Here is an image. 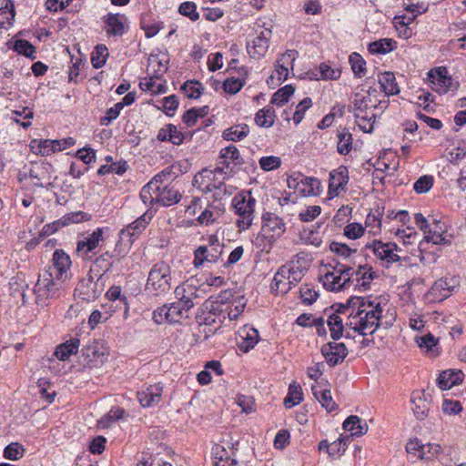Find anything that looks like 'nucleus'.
Listing matches in <instances>:
<instances>
[{
  "mask_svg": "<svg viewBox=\"0 0 466 466\" xmlns=\"http://www.w3.org/2000/svg\"><path fill=\"white\" fill-rule=\"evenodd\" d=\"M351 441V435H341L338 440L331 443L330 456L340 457L343 455Z\"/></svg>",
  "mask_w": 466,
  "mask_h": 466,
  "instance_id": "bf43d9fd",
  "label": "nucleus"
},
{
  "mask_svg": "<svg viewBox=\"0 0 466 466\" xmlns=\"http://www.w3.org/2000/svg\"><path fill=\"white\" fill-rule=\"evenodd\" d=\"M249 127L246 124L235 125L223 132V138L228 141H240L248 136Z\"/></svg>",
  "mask_w": 466,
  "mask_h": 466,
  "instance_id": "c03bdc74",
  "label": "nucleus"
},
{
  "mask_svg": "<svg viewBox=\"0 0 466 466\" xmlns=\"http://www.w3.org/2000/svg\"><path fill=\"white\" fill-rule=\"evenodd\" d=\"M337 150L340 155H348L352 149V135L347 128L338 131Z\"/></svg>",
  "mask_w": 466,
  "mask_h": 466,
  "instance_id": "37998d69",
  "label": "nucleus"
},
{
  "mask_svg": "<svg viewBox=\"0 0 466 466\" xmlns=\"http://www.w3.org/2000/svg\"><path fill=\"white\" fill-rule=\"evenodd\" d=\"M353 277L357 281V286H361L364 289H367L370 284V281L375 277V272L372 271L371 268L368 265L360 266L358 269L352 268Z\"/></svg>",
  "mask_w": 466,
  "mask_h": 466,
  "instance_id": "ea45409f",
  "label": "nucleus"
},
{
  "mask_svg": "<svg viewBox=\"0 0 466 466\" xmlns=\"http://www.w3.org/2000/svg\"><path fill=\"white\" fill-rule=\"evenodd\" d=\"M349 62L356 77L361 78L366 74V62L358 53L350 56Z\"/></svg>",
  "mask_w": 466,
  "mask_h": 466,
  "instance_id": "864d4df0",
  "label": "nucleus"
},
{
  "mask_svg": "<svg viewBox=\"0 0 466 466\" xmlns=\"http://www.w3.org/2000/svg\"><path fill=\"white\" fill-rule=\"evenodd\" d=\"M14 50L17 52L19 55H23L26 57L35 59V46L27 40L25 39H17L14 43Z\"/></svg>",
  "mask_w": 466,
  "mask_h": 466,
  "instance_id": "680f3d73",
  "label": "nucleus"
},
{
  "mask_svg": "<svg viewBox=\"0 0 466 466\" xmlns=\"http://www.w3.org/2000/svg\"><path fill=\"white\" fill-rule=\"evenodd\" d=\"M460 286L459 279L455 276H446L436 280L431 288V296L438 301L449 298Z\"/></svg>",
  "mask_w": 466,
  "mask_h": 466,
  "instance_id": "4468645a",
  "label": "nucleus"
},
{
  "mask_svg": "<svg viewBox=\"0 0 466 466\" xmlns=\"http://www.w3.org/2000/svg\"><path fill=\"white\" fill-rule=\"evenodd\" d=\"M395 41L390 38H383L374 41L369 45V51L371 54H386L394 48Z\"/></svg>",
  "mask_w": 466,
  "mask_h": 466,
  "instance_id": "603ef678",
  "label": "nucleus"
},
{
  "mask_svg": "<svg viewBox=\"0 0 466 466\" xmlns=\"http://www.w3.org/2000/svg\"><path fill=\"white\" fill-rule=\"evenodd\" d=\"M108 56V49L105 45H98L92 53L91 62L95 68L104 66Z\"/></svg>",
  "mask_w": 466,
  "mask_h": 466,
  "instance_id": "052dcab7",
  "label": "nucleus"
},
{
  "mask_svg": "<svg viewBox=\"0 0 466 466\" xmlns=\"http://www.w3.org/2000/svg\"><path fill=\"white\" fill-rule=\"evenodd\" d=\"M299 53L297 50L289 49L284 53L277 61L276 68L269 79H277L279 84L285 81L289 76V68L293 69V63L297 59Z\"/></svg>",
  "mask_w": 466,
  "mask_h": 466,
  "instance_id": "a211bd4d",
  "label": "nucleus"
},
{
  "mask_svg": "<svg viewBox=\"0 0 466 466\" xmlns=\"http://www.w3.org/2000/svg\"><path fill=\"white\" fill-rule=\"evenodd\" d=\"M366 247L372 249L374 255L387 266L400 260V257L398 254L400 248L393 242L383 243L380 240H374Z\"/></svg>",
  "mask_w": 466,
  "mask_h": 466,
  "instance_id": "ddd939ff",
  "label": "nucleus"
},
{
  "mask_svg": "<svg viewBox=\"0 0 466 466\" xmlns=\"http://www.w3.org/2000/svg\"><path fill=\"white\" fill-rule=\"evenodd\" d=\"M321 354L329 366L342 363L348 355V349L344 343L328 342L321 347Z\"/></svg>",
  "mask_w": 466,
  "mask_h": 466,
  "instance_id": "6ab92c4d",
  "label": "nucleus"
},
{
  "mask_svg": "<svg viewBox=\"0 0 466 466\" xmlns=\"http://www.w3.org/2000/svg\"><path fill=\"white\" fill-rule=\"evenodd\" d=\"M302 183L300 184V196L309 197L318 194L320 182L318 178L305 177L302 175Z\"/></svg>",
  "mask_w": 466,
  "mask_h": 466,
  "instance_id": "de8ad7c7",
  "label": "nucleus"
},
{
  "mask_svg": "<svg viewBox=\"0 0 466 466\" xmlns=\"http://www.w3.org/2000/svg\"><path fill=\"white\" fill-rule=\"evenodd\" d=\"M288 272V269L281 266L274 275L271 289L278 295L287 294L292 289Z\"/></svg>",
  "mask_w": 466,
  "mask_h": 466,
  "instance_id": "a878e982",
  "label": "nucleus"
},
{
  "mask_svg": "<svg viewBox=\"0 0 466 466\" xmlns=\"http://www.w3.org/2000/svg\"><path fill=\"white\" fill-rule=\"evenodd\" d=\"M351 271V267L342 265L325 273L320 280L327 290L339 291L352 281L353 273Z\"/></svg>",
  "mask_w": 466,
  "mask_h": 466,
  "instance_id": "1a4fd4ad",
  "label": "nucleus"
},
{
  "mask_svg": "<svg viewBox=\"0 0 466 466\" xmlns=\"http://www.w3.org/2000/svg\"><path fill=\"white\" fill-rule=\"evenodd\" d=\"M124 413V410L120 408L110 410L104 418L98 420L99 427L102 429L109 428L113 422L121 419Z\"/></svg>",
  "mask_w": 466,
  "mask_h": 466,
  "instance_id": "338daca9",
  "label": "nucleus"
},
{
  "mask_svg": "<svg viewBox=\"0 0 466 466\" xmlns=\"http://www.w3.org/2000/svg\"><path fill=\"white\" fill-rule=\"evenodd\" d=\"M430 81L433 85V90L439 94H446L449 91H457L460 84L448 76L446 67L441 66L432 69L428 74Z\"/></svg>",
  "mask_w": 466,
  "mask_h": 466,
  "instance_id": "f8f14e48",
  "label": "nucleus"
},
{
  "mask_svg": "<svg viewBox=\"0 0 466 466\" xmlns=\"http://www.w3.org/2000/svg\"><path fill=\"white\" fill-rule=\"evenodd\" d=\"M187 311L180 304L171 303L163 305L153 311V320L157 324L167 322L170 324L180 323Z\"/></svg>",
  "mask_w": 466,
  "mask_h": 466,
  "instance_id": "9b49d317",
  "label": "nucleus"
},
{
  "mask_svg": "<svg viewBox=\"0 0 466 466\" xmlns=\"http://www.w3.org/2000/svg\"><path fill=\"white\" fill-rule=\"evenodd\" d=\"M303 400L301 387L299 384L292 383L289 385L287 397L284 399V405L290 409L299 404Z\"/></svg>",
  "mask_w": 466,
  "mask_h": 466,
  "instance_id": "09e8293b",
  "label": "nucleus"
},
{
  "mask_svg": "<svg viewBox=\"0 0 466 466\" xmlns=\"http://www.w3.org/2000/svg\"><path fill=\"white\" fill-rule=\"evenodd\" d=\"M445 232V226L440 220L434 219L432 224L424 232V238L427 242H432L433 244H446L448 240L443 236Z\"/></svg>",
  "mask_w": 466,
  "mask_h": 466,
  "instance_id": "c85d7f7f",
  "label": "nucleus"
},
{
  "mask_svg": "<svg viewBox=\"0 0 466 466\" xmlns=\"http://www.w3.org/2000/svg\"><path fill=\"white\" fill-rule=\"evenodd\" d=\"M79 345L80 340L78 339H70L56 347L55 355L59 360L65 361L68 360L70 356L77 353Z\"/></svg>",
  "mask_w": 466,
  "mask_h": 466,
  "instance_id": "72a5a7b5",
  "label": "nucleus"
},
{
  "mask_svg": "<svg viewBox=\"0 0 466 466\" xmlns=\"http://www.w3.org/2000/svg\"><path fill=\"white\" fill-rule=\"evenodd\" d=\"M350 311L346 327L362 336L373 334L381 325L383 308L380 302L368 297H351L348 300Z\"/></svg>",
  "mask_w": 466,
  "mask_h": 466,
  "instance_id": "f257e3e1",
  "label": "nucleus"
},
{
  "mask_svg": "<svg viewBox=\"0 0 466 466\" xmlns=\"http://www.w3.org/2000/svg\"><path fill=\"white\" fill-rule=\"evenodd\" d=\"M255 205L256 199L249 191L238 193L233 198L232 207L238 216L236 225L240 231L251 227L255 218Z\"/></svg>",
  "mask_w": 466,
  "mask_h": 466,
  "instance_id": "7ed1b4c3",
  "label": "nucleus"
},
{
  "mask_svg": "<svg viewBox=\"0 0 466 466\" xmlns=\"http://www.w3.org/2000/svg\"><path fill=\"white\" fill-rule=\"evenodd\" d=\"M275 110L268 106L259 109L255 116V122L258 127L268 128L275 123Z\"/></svg>",
  "mask_w": 466,
  "mask_h": 466,
  "instance_id": "79ce46f5",
  "label": "nucleus"
},
{
  "mask_svg": "<svg viewBox=\"0 0 466 466\" xmlns=\"http://www.w3.org/2000/svg\"><path fill=\"white\" fill-rule=\"evenodd\" d=\"M350 107L352 109H350V111H352L354 116H360V114L373 111L372 108H376L377 105L372 103L370 92L367 95L357 93L354 96Z\"/></svg>",
  "mask_w": 466,
  "mask_h": 466,
  "instance_id": "cd10ccee",
  "label": "nucleus"
},
{
  "mask_svg": "<svg viewBox=\"0 0 466 466\" xmlns=\"http://www.w3.org/2000/svg\"><path fill=\"white\" fill-rule=\"evenodd\" d=\"M356 122L359 127L365 133H371L374 128V124L376 122V115L373 111H370L367 113L360 114V116L355 115Z\"/></svg>",
  "mask_w": 466,
  "mask_h": 466,
  "instance_id": "8fccbe9b",
  "label": "nucleus"
},
{
  "mask_svg": "<svg viewBox=\"0 0 466 466\" xmlns=\"http://www.w3.org/2000/svg\"><path fill=\"white\" fill-rule=\"evenodd\" d=\"M416 15L408 16L406 15H396L393 18V24L398 31L399 36L408 39L411 36L412 31L409 25L414 21Z\"/></svg>",
  "mask_w": 466,
  "mask_h": 466,
  "instance_id": "e433bc0d",
  "label": "nucleus"
},
{
  "mask_svg": "<svg viewBox=\"0 0 466 466\" xmlns=\"http://www.w3.org/2000/svg\"><path fill=\"white\" fill-rule=\"evenodd\" d=\"M105 31L108 36L121 37L128 28V18L122 14L108 13L103 17Z\"/></svg>",
  "mask_w": 466,
  "mask_h": 466,
  "instance_id": "2eb2a0df",
  "label": "nucleus"
},
{
  "mask_svg": "<svg viewBox=\"0 0 466 466\" xmlns=\"http://www.w3.org/2000/svg\"><path fill=\"white\" fill-rule=\"evenodd\" d=\"M234 299V293L230 289L222 290L215 299L214 301L211 302L212 312H218V316L220 317L224 313V309L227 306H229Z\"/></svg>",
  "mask_w": 466,
  "mask_h": 466,
  "instance_id": "a19ab883",
  "label": "nucleus"
},
{
  "mask_svg": "<svg viewBox=\"0 0 466 466\" xmlns=\"http://www.w3.org/2000/svg\"><path fill=\"white\" fill-rule=\"evenodd\" d=\"M12 118L18 124H20L24 128L31 126L30 119L33 118V112L31 109L27 107H23L21 110H14L12 111Z\"/></svg>",
  "mask_w": 466,
  "mask_h": 466,
  "instance_id": "0e129e2a",
  "label": "nucleus"
},
{
  "mask_svg": "<svg viewBox=\"0 0 466 466\" xmlns=\"http://www.w3.org/2000/svg\"><path fill=\"white\" fill-rule=\"evenodd\" d=\"M169 176L170 171L163 170L162 172L154 176V177L142 187L140 191V198L146 206H149L156 203L154 198L152 197V195H150V190L154 189V185H156V183H158L161 177H166Z\"/></svg>",
  "mask_w": 466,
  "mask_h": 466,
  "instance_id": "c9c22d12",
  "label": "nucleus"
},
{
  "mask_svg": "<svg viewBox=\"0 0 466 466\" xmlns=\"http://www.w3.org/2000/svg\"><path fill=\"white\" fill-rule=\"evenodd\" d=\"M181 89L188 98L194 99L200 97L204 90L202 85L199 82L192 80L185 82Z\"/></svg>",
  "mask_w": 466,
  "mask_h": 466,
  "instance_id": "69168bd1",
  "label": "nucleus"
},
{
  "mask_svg": "<svg viewBox=\"0 0 466 466\" xmlns=\"http://www.w3.org/2000/svg\"><path fill=\"white\" fill-rule=\"evenodd\" d=\"M314 397L319 400L321 406L328 411L331 412L338 409V405L332 399L329 390L321 389L319 386H312L311 388Z\"/></svg>",
  "mask_w": 466,
  "mask_h": 466,
  "instance_id": "473e14b6",
  "label": "nucleus"
},
{
  "mask_svg": "<svg viewBox=\"0 0 466 466\" xmlns=\"http://www.w3.org/2000/svg\"><path fill=\"white\" fill-rule=\"evenodd\" d=\"M418 346L425 352L437 355L439 353L438 339L432 334L428 333L416 338Z\"/></svg>",
  "mask_w": 466,
  "mask_h": 466,
  "instance_id": "a18cd8bd",
  "label": "nucleus"
},
{
  "mask_svg": "<svg viewBox=\"0 0 466 466\" xmlns=\"http://www.w3.org/2000/svg\"><path fill=\"white\" fill-rule=\"evenodd\" d=\"M349 182V170L345 166H339L329 173V195L337 197L341 191H345Z\"/></svg>",
  "mask_w": 466,
  "mask_h": 466,
  "instance_id": "aec40b11",
  "label": "nucleus"
},
{
  "mask_svg": "<svg viewBox=\"0 0 466 466\" xmlns=\"http://www.w3.org/2000/svg\"><path fill=\"white\" fill-rule=\"evenodd\" d=\"M112 257L113 255H111L108 251L97 257L95 259L88 273L97 277L98 279H103L104 274L107 272L113 266V261L111 260Z\"/></svg>",
  "mask_w": 466,
  "mask_h": 466,
  "instance_id": "c756f323",
  "label": "nucleus"
},
{
  "mask_svg": "<svg viewBox=\"0 0 466 466\" xmlns=\"http://www.w3.org/2000/svg\"><path fill=\"white\" fill-rule=\"evenodd\" d=\"M106 297L111 301L118 300L121 304H123L124 305V312L126 314L129 311V304L127 301V297L122 293V289L120 286H112L106 291Z\"/></svg>",
  "mask_w": 466,
  "mask_h": 466,
  "instance_id": "13d9d810",
  "label": "nucleus"
},
{
  "mask_svg": "<svg viewBox=\"0 0 466 466\" xmlns=\"http://www.w3.org/2000/svg\"><path fill=\"white\" fill-rule=\"evenodd\" d=\"M411 401L413 404L412 410L415 417L420 420H423L428 416L430 402L420 395L413 396Z\"/></svg>",
  "mask_w": 466,
  "mask_h": 466,
  "instance_id": "49530a36",
  "label": "nucleus"
},
{
  "mask_svg": "<svg viewBox=\"0 0 466 466\" xmlns=\"http://www.w3.org/2000/svg\"><path fill=\"white\" fill-rule=\"evenodd\" d=\"M262 231L266 238H279L286 231V224L283 219L272 212H266L262 216Z\"/></svg>",
  "mask_w": 466,
  "mask_h": 466,
  "instance_id": "f3484780",
  "label": "nucleus"
},
{
  "mask_svg": "<svg viewBox=\"0 0 466 466\" xmlns=\"http://www.w3.org/2000/svg\"><path fill=\"white\" fill-rule=\"evenodd\" d=\"M169 177L170 176L164 178V182L161 183L160 193L157 195V197H159L158 203L165 207L177 204L182 197L178 190L167 185Z\"/></svg>",
  "mask_w": 466,
  "mask_h": 466,
  "instance_id": "bb28decb",
  "label": "nucleus"
},
{
  "mask_svg": "<svg viewBox=\"0 0 466 466\" xmlns=\"http://www.w3.org/2000/svg\"><path fill=\"white\" fill-rule=\"evenodd\" d=\"M327 324L330 331V336L334 340H337L343 336V321L339 315L335 313L331 314L327 320Z\"/></svg>",
  "mask_w": 466,
  "mask_h": 466,
  "instance_id": "3c124183",
  "label": "nucleus"
},
{
  "mask_svg": "<svg viewBox=\"0 0 466 466\" xmlns=\"http://www.w3.org/2000/svg\"><path fill=\"white\" fill-rule=\"evenodd\" d=\"M61 289V279H55L53 272H44L39 276L34 289L36 304L46 306L49 299H56L60 296Z\"/></svg>",
  "mask_w": 466,
  "mask_h": 466,
  "instance_id": "39448f33",
  "label": "nucleus"
},
{
  "mask_svg": "<svg viewBox=\"0 0 466 466\" xmlns=\"http://www.w3.org/2000/svg\"><path fill=\"white\" fill-rule=\"evenodd\" d=\"M271 30L269 28L257 29L253 35H249L247 43V51L252 58L264 57L269 46V39L271 37Z\"/></svg>",
  "mask_w": 466,
  "mask_h": 466,
  "instance_id": "9d476101",
  "label": "nucleus"
},
{
  "mask_svg": "<svg viewBox=\"0 0 466 466\" xmlns=\"http://www.w3.org/2000/svg\"><path fill=\"white\" fill-rule=\"evenodd\" d=\"M380 87L387 96H394L400 93V87L392 72H384L379 76Z\"/></svg>",
  "mask_w": 466,
  "mask_h": 466,
  "instance_id": "58836bf2",
  "label": "nucleus"
},
{
  "mask_svg": "<svg viewBox=\"0 0 466 466\" xmlns=\"http://www.w3.org/2000/svg\"><path fill=\"white\" fill-rule=\"evenodd\" d=\"M219 158L221 166L224 167L225 170H228L229 164L241 165L244 163L243 158L240 156L238 149L235 146H228L220 150Z\"/></svg>",
  "mask_w": 466,
  "mask_h": 466,
  "instance_id": "2f4dec72",
  "label": "nucleus"
},
{
  "mask_svg": "<svg viewBox=\"0 0 466 466\" xmlns=\"http://www.w3.org/2000/svg\"><path fill=\"white\" fill-rule=\"evenodd\" d=\"M258 341V332L254 328L244 327L238 331V346L243 352H248Z\"/></svg>",
  "mask_w": 466,
  "mask_h": 466,
  "instance_id": "b1692460",
  "label": "nucleus"
},
{
  "mask_svg": "<svg viewBox=\"0 0 466 466\" xmlns=\"http://www.w3.org/2000/svg\"><path fill=\"white\" fill-rule=\"evenodd\" d=\"M162 387L159 384L150 385L137 392V398L143 407H150L161 400Z\"/></svg>",
  "mask_w": 466,
  "mask_h": 466,
  "instance_id": "393cba45",
  "label": "nucleus"
},
{
  "mask_svg": "<svg viewBox=\"0 0 466 466\" xmlns=\"http://www.w3.org/2000/svg\"><path fill=\"white\" fill-rule=\"evenodd\" d=\"M283 266L289 271L288 276L290 278L292 287L301 280L306 269L299 265V261H290Z\"/></svg>",
  "mask_w": 466,
  "mask_h": 466,
  "instance_id": "5fc2aeb1",
  "label": "nucleus"
},
{
  "mask_svg": "<svg viewBox=\"0 0 466 466\" xmlns=\"http://www.w3.org/2000/svg\"><path fill=\"white\" fill-rule=\"evenodd\" d=\"M176 298L178 299L177 304H180L187 311L194 307V299L198 298L195 286L183 283L175 289Z\"/></svg>",
  "mask_w": 466,
  "mask_h": 466,
  "instance_id": "4be33fe9",
  "label": "nucleus"
},
{
  "mask_svg": "<svg viewBox=\"0 0 466 466\" xmlns=\"http://www.w3.org/2000/svg\"><path fill=\"white\" fill-rule=\"evenodd\" d=\"M294 87L287 85L279 88L271 97L270 103L276 106H282L288 102L289 98L294 94Z\"/></svg>",
  "mask_w": 466,
  "mask_h": 466,
  "instance_id": "4d7b16f0",
  "label": "nucleus"
},
{
  "mask_svg": "<svg viewBox=\"0 0 466 466\" xmlns=\"http://www.w3.org/2000/svg\"><path fill=\"white\" fill-rule=\"evenodd\" d=\"M343 429L350 431L352 438L364 435L368 431V425L366 422L362 423L358 416L350 415L344 420Z\"/></svg>",
  "mask_w": 466,
  "mask_h": 466,
  "instance_id": "f704fd0d",
  "label": "nucleus"
},
{
  "mask_svg": "<svg viewBox=\"0 0 466 466\" xmlns=\"http://www.w3.org/2000/svg\"><path fill=\"white\" fill-rule=\"evenodd\" d=\"M151 219L152 215L147 211L127 226V228H123L119 233V239L116 244L115 252L118 255L126 254L129 250L134 238L147 228Z\"/></svg>",
  "mask_w": 466,
  "mask_h": 466,
  "instance_id": "423d86ee",
  "label": "nucleus"
},
{
  "mask_svg": "<svg viewBox=\"0 0 466 466\" xmlns=\"http://www.w3.org/2000/svg\"><path fill=\"white\" fill-rule=\"evenodd\" d=\"M103 228H96L91 234L77 241L76 251L84 259L92 258L95 249L104 241Z\"/></svg>",
  "mask_w": 466,
  "mask_h": 466,
  "instance_id": "dca6fc26",
  "label": "nucleus"
},
{
  "mask_svg": "<svg viewBox=\"0 0 466 466\" xmlns=\"http://www.w3.org/2000/svg\"><path fill=\"white\" fill-rule=\"evenodd\" d=\"M228 177L224 167H218L214 170L204 168L193 178V186L207 194L216 189L215 198H222L226 194L225 180Z\"/></svg>",
  "mask_w": 466,
  "mask_h": 466,
  "instance_id": "f03ea898",
  "label": "nucleus"
},
{
  "mask_svg": "<svg viewBox=\"0 0 466 466\" xmlns=\"http://www.w3.org/2000/svg\"><path fill=\"white\" fill-rule=\"evenodd\" d=\"M223 244L217 236L211 235L208 238V244L199 246L194 252V266L198 268L205 262L215 263L222 255Z\"/></svg>",
  "mask_w": 466,
  "mask_h": 466,
  "instance_id": "6e6552de",
  "label": "nucleus"
},
{
  "mask_svg": "<svg viewBox=\"0 0 466 466\" xmlns=\"http://www.w3.org/2000/svg\"><path fill=\"white\" fill-rule=\"evenodd\" d=\"M178 12L184 16L188 17L191 21H198L199 14L197 11V5L194 2H183L178 7Z\"/></svg>",
  "mask_w": 466,
  "mask_h": 466,
  "instance_id": "774afa93",
  "label": "nucleus"
},
{
  "mask_svg": "<svg viewBox=\"0 0 466 466\" xmlns=\"http://www.w3.org/2000/svg\"><path fill=\"white\" fill-rule=\"evenodd\" d=\"M85 217L86 214L81 211L67 214L66 217L63 218V219H58L52 223L45 225L42 228V231L40 232V237H48L56 232L60 228L66 226L69 223L81 222Z\"/></svg>",
  "mask_w": 466,
  "mask_h": 466,
  "instance_id": "412c9836",
  "label": "nucleus"
},
{
  "mask_svg": "<svg viewBox=\"0 0 466 466\" xmlns=\"http://www.w3.org/2000/svg\"><path fill=\"white\" fill-rule=\"evenodd\" d=\"M82 356L85 358L86 364L102 363L104 360V352L101 351L99 344L94 342L82 349Z\"/></svg>",
  "mask_w": 466,
  "mask_h": 466,
  "instance_id": "4c0bfd02",
  "label": "nucleus"
},
{
  "mask_svg": "<svg viewBox=\"0 0 466 466\" xmlns=\"http://www.w3.org/2000/svg\"><path fill=\"white\" fill-rule=\"evenodd\" d=\"M105 289V280L90 273L83 278L75 289V296L85 301H94Z\"/></svg>",
  "mask_w": 466,
  "mask_h": 466,
  "instance_id": "0eeeda50",
  "label": "nucleus"
},
{
  "mask_svg": "<svg viewBox=\"0 0 466 466\" xmlns=\"http://www.w3.org/2000/svg\"><path fill=\"white\" fill-rule=\"evenodd\" d=\"M52 261L56 279L66 278L71 266L70 257L63 249H56L53 254Z\"/></svg>",
  "mask_w": 466,
  "mask_h": 466,
  "instance_id": "5701e85b",
  "label": "nucleus"
},
{
  "mask_svg": "<svg viewBox=\"0 0 466 466\" xmlns=\"http://www.w3.org/2000/svg\"><path fill=\"white\" fill-rule=\"evenodd\" d=\"M31 147L35 154L41 156H49L55 153V147L53 140L45 139V140H33L31 142Z\"/></svg>",
  "mask_w": 466,
  "mask_h": 466,
  "instance_id": "6e6d98bb",
  "label": "nucleus"
},
{
  "mask_svg": "<svg viewBox=\"0 0 466 466\" xmlns=\"http://www.w3.org/2000/svg\"><path fill=\"white\" fill-rule=\"evenodd\" d=\"M127 169V164L126 161H120L112 163L111 165H102L98 170V176H105L106 174L114 173L117 175H123Z\"/></svg>",
  "mask_w": 466,
  "mask_h": 466,
  "instance_id": "e2e57ef3",
  "label": "nucleus"
},
{
  "mask_svg": "<svg viewBox=\"0 0 466 466\" xmlns=\"http://www.w3.org/2000/svg\"><path fill=\"white\" fill-rule=\"evenodd\" d=\"M463 374L461 370H444L438 379L437 385L441 390H449L462 381Z\"/></svg>",
  "mask_w": 466,
  "mask_h": 466,
  "instance_id": "7c9ffc66",
  "label": "nucleus"
},
{
  "mask_svg": "<svg viewBox=\"0 0 466 466\" xmlns=\"http://www.w3.org/2000/svg\"><path fill=\"white\" fill-rule=\"evenodd\" d=\"M171 279L169 265L164 261H158L153 265L148 273L146 289L157 296L166 294L172 288Z\"/></svg>",
  "mask_w": 466,
  "mask_h": 466,
  "instance_id": "20e7f679",
  "label": "nucleus"
}]
</instances>
